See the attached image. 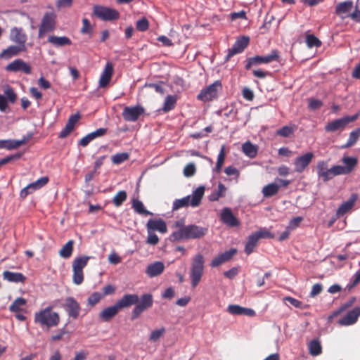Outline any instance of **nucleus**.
<instances>
[{"label": "nucleus", "instance_id": "obj_53", "mask_svg": "<svg viewBox=\"0 0 360 360\" xmlns=\"http://www.w3.org/2000/svg\"><path fill=\"white\" fill-rule=\"evenodd\" d=\"M72 281L76 285H80L84 281V273L82 270L72 269Z\"/></svg>", "mask_w": 360, "mask_h": 360}, {"label": "nucleus", "instance_id": "obj_58", "mask_svg": "<svg viewBox=\"0 0 360 360\" xmlns=\"http://www.w3.org/2000/svg\"><path fill=\"white\" fill-rule=\"evenodd\" d=\"M257 235L259 240L261 238H274V234L271 233L266 228L260 229L255 232Z\"/></svg>", "mask_w": 360, "mask_h": 360}, {"label": "nucleus", "instance_id": "obj_57", "mask_svg": "<svg viewBox=\"0 0 360 360\" xmlns=\"http://www.w3.org/2000/svg\"><path fill=\"white\" fill-rule=\"evenodd\" d=\"M136 27L140 32H145L149 27V22L146 18H142L136 22Z\"/></svg>", "mask_w": 360, "mask_h": 360}, {"label": "nucleus", "instance_id": "obj_24", "mask_svg": "<svg viewBox=\"0 0 360 360\" xmlns=\"http://www.w3.org/2000/svg\"><path fill=\"white\" fill-rule=\"evenodd\" d=\"M113 74V65L110 62H108L104 68L103 71L99 79V87H106L111 80Z\"/></svg>", "mask_w": 360, "mask_h": 360}, {"label": "nucleus", "instance_id": "obj_18", "mask_svg": "<svg viewBox=\"0 0 360 360\" xmlns=\"http://www.w3.org/2000/svg\"><path fill=\"white\" fill-rule=\"evenodd\" d=\"M236 252L237 250L236 248H231L229 250L218 255L212 260L210 264L211 266L217 267L230 261Z\"/></svg>", "mask_w": 360, "mask_h": 360}, {"label": "nucleus", "instance_id": "obj_37", "mask_svg": "<svg viewBox=\"0 0 360 360\" xmlns=\"http://www.w3.org/2000/svg\"><path fill=\"white\" fill-rule=\"evenodd\" d=\"M309 353L314 356H318L322 352V347L318 339L311 340L308 344Z\"/></svg>", "mask_w": 360, "mask_h": 360}, {"label": "nucleus", "instance_id": "obj_45", "mask_svg": "<svg viewBox=\"0 0 360 360\" xmlns=\"http://www.w3.org/2000/svg\"><path fill=\"white\" fill-rule=\"evenodd\" d=\"M26 303L27 301L25 298L18 297L10 305L9 310L11 312H19L22 310L21 307L25 306Z\"/></svg>", "mask_w": 360, "mask_h": 360}, {"label": "nucleus", "instance_id": "obj_38", "mask_svg": "<svg viewBox=\"0 0 360 360\" xmlns=\"http://www.w3.org/2000/svg\"><path fill=\"white\" fill-rule=\"evenodd\" d=\"M73 245L74 241L72 240H68L60 250L59 255L64 259L70 257L73 251Z\"/></svg>", "mask_w": 360, "mask_h": 360}, {"label": "nucleus", "instance_id": "obj_2", "mask_svg": "<svg viewBox=\"0 0 360 360\" xmlns=\"http://www.w3.org/2000/svg\"><path fill=\"white\" fill-rule=\"evenodd\" d=\"M53 306H48L34 314V322L39 326L48 328L56 327L60 323V316L58 312L53 311Z\"/></svg>", "mask_w": 360, "mask_h": 360}, {"label": "nucleus", "instance_id": "obj_13", "mask_svg": "<svg viewBox=\"0 0 360 360\" xmlns=\"http://www.w3.org/2000/svg\"><path fill=\"white\" fill-rule=\"evenodd\" d=\"M6 70L11 72H21L26 75L32 73V67L30 65L22 59H15L11 63L8 64L6 68Z\"/></svg>", "mask_w": 360, "mask_h": 360}, {"label": "nucleus", "instance_id": "obj_27", "mask_svg": "<svg viewBox=\"0 0 360 360\" xmlns=\"http://www.w3.org/2000/svg\"><path fill=\"white\" fill-rule=\"evenodd\" d=\"M120 310V309L115 303L114 305L106 307L104 309H103L99 313V319L102 321L108 322L118 314Z\"/></svg>", "mask_w": 360, "mask_h": 360}, {"label": "nucleus", "instance_id": "obj_6", "mask_svg": "<svg viewBox=\"0 0 360 360\" xmlns=\"http://www.w3.org/2000/svg\"><path fill=\"white\" fill-rule=\"evenodd\" d=\"M222 91L221 81L217 80L212 84L202 89L197 98L198 100L206 102L210 101L218 97V94Z\"/></svg>", "mask_w": 360, "mask_h": 360}, {"label": "nucleus", "instance_id": "obj_29", "mask_svg": "<svg viewBox=\"0 0 360 360\" xmlns=\"http://www.w3.org/2000/svg\"><path fill=\"white\" fill-rule=\"evenodd\" d=\"M4 280L15 283H24L26 281V276L20 272H12L4 271L2 274Z\"/></svg>", "mask_w": 360, "mask_h": 360}, {"label": "nucleus", "instance_id": "obj_52", "mask_svg": "<svg viewBox=\"0 0 360 360\" xmlns=\"http://www.w3.org/2000/svg\"><path fill=\"white\" fill-rule=\"evenodd\" d=\"M80 32L82 34H89L92 35L93 33V27L87 18L82 19V27L80 30Z\"/></svg>", "mask_w": 360, "mask_h": 360}, {"label": "nucleus", "instance_id": "obj_41", "mask_svg": "<svg viewBox=\"0 0 360 360\" xmlns=\"http://www.w3.org/2000/svg\"><path fill=\"white\" fill-rule=\"evenodd\" d=\"M132 208L139 214L153 215L152 212L145 209L143 202L137 199L132 200Z\"/></svg>", "mask_w": 360, "mask_h": 360}, {"label": "nucleus", "instance_id": "obj_48", "mask_svg": "<svg viewBox=\"0 0 360 360\" xmlns=\"http://www.w3.org/2000/svg\"><path fill=\"white\" fill-rule=\"evenodd\" d=\"M306 43L309 48L320 47L321 41L314 34H307L306 35Z\"/></svg>", "mask_w": 360, "mask_h": 360}, {"label": "nucleus", "instance_id": "obj_14", "mask_svg": "<svg viewBox=\"0 0 360 360\" xmlns=\"http://www.w3.org/2000/svg\"><path fill=\"white\" fill-rule=\"evenodd\" d=\"M63 308L67 311L68 316L73 319H77L81 311L79 303L72 297H68L65 300Z\"/></svg>", "mask_w": 360, "mask_h": 360}, {"label": "nucleus", "instance_id": "obj_51", "mask_svg": "<svg viewBox=\"0 0 360 360\" xmlns=\"http://www.w3.org/2000/svg\"><path fill=\"white\" fill-rule=\"evenodd\" d=\"M129 158V155L127 153H117L112 156V162L115 165H120L127 160Z\"/></svg>", "mask_w": 360, "mask_h": 360}, {"label": "nucleus", "instance_id": "obj_3", "mask_svg": "<svg viewBox=\"0 0 360 360\" xmlns=\"http://www.w3.org/2000/svg\"><path fill=\"white\" fill-rule=\"evenodd\" d=\"M207 233V228L191 224L174 231L170 237L173 240L198 239L203 237Z\"/></svg>", "mask_w": 360, "mask_h": 360}, {"label": "nucleus", "instance_id": "obj_31", "mask_svg": "<svg viewBox=\"0 0 360 360\" xmlns=\"http://www.w3.org/2000/svg\"><path fill=\"white\" fill-rule=\"evenodd\" d=\"M353 8V2L352 1H345L340 2L335 6V13L342 19L345 18L347 14Z\"/></svg>", "mask_w": 360, "mask_h": 360}, {"label": "nucleus", "instance_id": "obj_40", "mask_svg": "<svg viewBox=\"0 0 360 360\" xmlns=\"http://www.w3.org/2000/svg\"><path fill=\"white\" fill-rule=\"evenodd\" d=\"M279 188L280 186L276 183L269 184L263 188L262 193L264 197L269 198L278 193Z\"/></svg>", "mask_w": 360, "mask_h": 360}, {"label": "nucleus", "instance_id": "obj_21", "mask_svg": "<svg viewBox=\"0 0 360 360\" xmlns=\"http://www.w3.org/2000/svg\"><path fill=\"white\" fill-rule=\"evenodd\" d=\"M221 221L230 227L239 226L240 221L236 217L229 207H224L221 213Z\"/></svg>", "mask_w": 360, "mask_h": 360}, {"label": "nucleus", "instance_id": "obj_63", "mask_svg": "<svg viewBox=\"0 0 360 360\" xmlns=\"http://www.w3.org/2000/svg\"><path fill=\"white\" fill-rule=\"evenodd\" d=\"M359 283H360V270L357 271L353 276L350 283L347 286L349 290L355 287Z\"/></svg>", "mask_w": 360, "mask_h": 360}, {"label": "nucleus", "instance_id": "obj_23", "mask_svg": "<svg viewBox=\"0 0 360 360\" xmlns=\"http://www.w3.org/2000/svg\"><path fill=\"white\" fill-rule=\"evenodd\" d=\"M360 316V307H355L338 321L341 326H349L355 323Z\"/></svg>", "mask_w": 360, "mask_h": 360}, {"label": "nucleus", "instance_id": "obj_36", "mask_svg": "<svg viewBox=\"0 0 360 360\" xmlns=\"http://www.w3.org/2000/svg\"><path fill=\"white\" fill-rule=\"evenodd\" d=\"M176 101L177 97L176 95H168L165 99L163 107L161 110L164 112H168L173 110L176 106Z\"/></svg>", "mask_w": 360, "mask_h": 360}, {"label": "nucleus", "instance_id": "obj_62", "mask_svg": "<svg viewBox=\"0 0 360 360\" xmlns=\"http://www.w3.org/2000/svg\"><path fill=\"white\" fill-rule=\"evenodd\" d=\"M323 102L319 99L309 98V108L312 110L319 109L323 106Z\"/></svg>", "mask_w": 360, "mask_h": 360}, {"label": "nucleus", "instance_id": "obj_50", "mask_svg": "<svg viewBox=\"0 0 360 360\" xmlns=\"http://www.w3.org/2000/svg\"><path fill=\"white\" fill-rule=\"evenodd\" d=\"M296 129L295 126L290 127V126H284L279 129L276 134L277 135L282 136V137H288L291 134H292Z\"/></svg>", "mask_w": 360, "mask_h": 360}, {"label": "nucleus", "instance_id": "obj_22", "mask_svg": "<svg viewBox=\"0 0 360 360\" xmlns=\"http://www.w3.org/2000/svg\"><path fill=\"white\" fill-rule=\"evenodd\" d=\"M342 163L345 166L337 165L339 168L341 174H350L357 165L358 160L356 158L345 156L342 159Z\"/></svg>", "mask_w": 360, "mask_h": 360}, {"label": "nucleus", "instance_id": "obj_43", "mask_svg": "<svg viewBox=\"0 0 360 360\" xmlns=\"http://www.w3.org/2000/svg\"><path fill=\"white\" fill-rule=\"evenodd\" d=\"M338 175H342L337 165L332 167L330 169H328L326 172L321 177L323 181H328L332 179L334 176Z\"/></svg>", "mask_w": 360, "mask_h": 360}, {"label": "nucleus", "instance_id": "obj_5", "mask_svg": "<svg viewBox=\"0 0 360 360\" xmlns=\"http://www.w3.org/2000/svg\"><path fill=\"white\" fill-rule=\"evenodd\" d=\"M205 259L202 255L198 254L192 259L190 278L191 280V285L195 288L201 281L204 273Z\"/></svg>", "mask_w": 360, "mask_h": 360}, {"label": "nucleus", "instance_id": "obj_25", "mask_svg": "<svg viewBox=\"0 0 360 360\" xmlns=\"http://www.w3.org/2000/svg\"><path fill=\"white\" fill-rule=\"evenodd\" d=\"M357 198L356 194H352L348 200L342 202L337 210L336 218H340L350 211L354 207Z\"/></svg>", "mask_w": 360, "mask_h": 360}, {"label": "nucleus", "instance_id": "obj_33", "mask_svg": "<svg viewBox=\"0 0 360 360\" xmlns=\"http://www.w3.org/2000/svg\"><path fill=\"white\" fill-rule=\"evenodd\" d=\"M27 139H23L22 140H0V149H7V150H13L15 149L22 145L27 143Z\"/></svg>", "mask_w": 360, "mask_h": 360}, {"label": "nucleus", "instance_id": "obj_4", "mask_svg": "<svg viewBox=\"0 0 360 360\" xmlns=\"http://www.w3.org/2000/svg\"><path fill=\"white\" fill-rule=\"evenodd\" d=\"M205 187L200 186L198 187L193 192L192 195H188L181 199H176L173 203V210H176L184 207L191 205L195 207L198 206L204 195Z\"/></svg>", "mask_w": 360, "mask_h": 360}, {"label": "nucleus", "instance_id": "obj_26", "mask_svg": "<svg viewBox=\"0 0 360 360\" xmlns=\"http://www.w3.org/2000/svg\"><path fill=\"white\" fill-rule=\"evenodd\" d=\"M227 311L233 315H246L250 317L255 316L256 314L253 309L237 304H230L227 308Z\"/></svg>", "mask_w": 360, "mask_h": 360}, {"label": "nucleus", "instance_id": "obj_44", "mask_svg": "<svg viewBox=\"0 0 360 360\" xmlns=\"http://www.w3.org/2000/svg\"><path fill=\"white\" fill-rule=\"evenodd\" d=\"M360 136V128H357L356 129L352 131L349 134V139L347 143L342 146V148H350L353 146L358 141Z\"/></svg>", "mask_w": 360, "mask_h": 360}, {"label": "nucleus", "instance_id": "obj_28", "mask_svg": "<svg viewBox=\"0 0 360 360\" xmlns=\"http://www.w3.org/2000/svg\"><path fill=\"white\" fill-rule=\"evenodd\" d=\"M165 270V264L162 262H155L149 264L146 269V274L150 277L153 278L160 275Z\"/></svg>", "mask_w": 360, "mask_h": 360}, {"label": "nucleus", "instance_id": "obj_19", "mask_svg": "<svg viewBox=\"0 0 360 360\" xmlns=\"http://www.w3.org/2000/svg\"><path fill=\"white\" fill-rule=\"evenodd\" d=\"M10 39L22 46H25L27 37L22 27H13L10 32Z\"/></svg>", "mask_w": 360, "mask_h": 360}, {"label": "nucleus", "instance_id": "obj_46", "mask_svg": "<svg viewBox=\"0 0 360 360\" xmlns=\"http://www.w3.org/2000/svg\"><path fill=\"white\" fill-rule=\"evenodd\" d=\"M165 333L166 329L164 327L155 329L150 333L148 340L150 342H156L165 335Z\"/></svg>", "mask_w": 360, "mask_h": 360}, {"label": "nucleus", "instance_id": "obj_34", "mask_svg": "<svg viewBox=\"0 0 360 360\" xmlns=\"http://www.w3.org/2000/svg\"><path fill=\"white\" fill-rule=\"evenodd\" d=\"M259 238L255 233H252L249 236L245 247V252L247 255H250L255 248L257 245Z\"/></svg>", "mask_w": 360, "mask_h": 360}, {"label": "nucleus", "instance_id": "obj_10", "mask_svg": "<svg viewBox=\"0 0 360 360\" xmlns=\"http://www.w3.org/2000/svg\"><path fill=\"white\" fill-rule=\"evenodd\" d=\"M93 14L106 21L117 20L120 18V13L117 10L98 5L94 7Z\"/></svg>", "mask_w": 360, "mask_h": 360}, {"label": "nucleus", "instance_id": "obj_47", "mask_svg": "<svg viewBox=\"0 0 360 360\" xmlns=\"http://www.w3.org/2000/svg\"><path fill=\"white\" fill-rule=\"evenodd\" d=\"M127 198V192L125 191H120L112 198V203L115 207H120L123 204Z\"/></svg>", "mask_w": 360, "mask_h": 360}, {"label": "nucleus", "instance_id": "obj_9", "mask_svg": "<svg viewBox=\"0 0 360 360\" xmlns=\"http://www.w3.org/2000/svg\"><path fill=\"white\" fill-rule=\"evenodd\" d=\"M358 117L359 114H354L352 116H345L340 119L335 120L328 122L325 126V130L327 132L343 131L349 123L356 121Z\"/></svg>", "mask_w": 360, "mask_h": 360}, {"label": "nucleus", "instance_id": "obj_59", "mask_svg": "<svg viewBox=\"0 0 360 360\" xmlns=\"http://www.w3.org/2000/svg\"><path fill=\"white\" fill-rule=\"evenodd\" d=\"M196 169L193 163L188 164L184 169V174L187 177H191L195 174Z\"/></svg>", "mask_w": 360, "mask_h": 360}, {"label": "nucleus", "instance_id": "obj_55", "mask_svg": "<svg viewBox=\"0 0 360 360\" xmlns=\"http://www.w3.org/2000/svg\"><path fill=\"white\" fill-rule=\"evenodd\" d=\"M102 298H103V295H102L101 293L94 292L88 297V304L91 307H94L98 303Z\"/></svg>", "mask_w": 360, "mask_h": 360}, {"label": "nucleus", "instance_id": "obj_60", "mask_svg": "<svg viewBox=\"0 0 360 360\" xmlns=\"http://www.w3.org/2000/svg\"><path fill=\"white\" fill-rule=\"evenodd\" d=\"M328 163L325 161H320L318 162L316 166L317 174L319 178H321L324 172H326L328 169Z\"/></svg>", "mask_w": 360, "mask_h": 360}, {"label": "nucleus", "instance_id": "obj_35", "mask_svg": "<svg viewBox=\"0 0 360 360\" xmlns=\"http://www.w3.org/2000/svg\"><path fill=\"white\" fill-rule=\"evenodd\" d=\"M242 150L250 158H254L257 155V147L249 141L242 145Z\"/></svg>", "mask_w": 360, "mask_h": 360}, {"label": "nucleus", "instance_id": "obj_1", "mask_svg": "<svg viewBox=\"0 0 360 360\" xmlns=\"http://www.w3.org/2000/svg\"><path fill=\"white\" fill-rule=\"evenodd\" d=\"M153 300L151 294H143L139 299L136 294H125L116 302L120 309L136 306L131 312V319H137L144 311L153 306Z\"/></svg>", "mask_w": 360, "mask_h": 360}, {"label": "nucleus", "instance_id": "obj_54", "mask_svg": "<svg viewBox=\"0 0 360 360\" xmlns=\"http://www.w3.org/2000/svg\"><path fill=\"white\" fill-rule=\"evenodd\" d=\"M22 155V153H16L0 160V167L6 164L19 160Z\"/></svg>", "mask_w": 360, "mask_h": 360}, {"label": "nucleus", "instance_id": "obj_11", "mask_svg": "<svg viewBox=\"0 0 360 360\" xmlns=\"http://www.w3.org/2000/svg\"><path fill=\"white\" fill-rule=\"evenodd\" d=\"M49 181L48 176H42L37 181L28 184L26 187L22 188L20 192V198L25 199L28 195L32 193L34 191L39 190L46 186Z\"/></svg>", "mask_w": 360, "mask_h": 360}, {"label": "nucleus", "instance_id": "obj_7", "mask_svg": "<svg viewBox=\"0 0 360 360\" xmlns=\"http://www.w3.org/2000/svg\"><path fill=\"white\" fill-rule=\"evenodd\" d=\"M57 15L54 12H46L44 15L39 27V38H43L46 32H52L56 27Z\"/></svg>", "mask_w": 360, "mask_h": 360}, {"label": "nucleus", "instance_id": "obj_39", "mask_svg": "<svg viewBox=\"0 0 360 360\" xmlns=\"http://www.w3.org/2000/svg\"><path fill=\"white\" fill-rule=\"evenodd\" d=\"M226 191V186L223 184L219 183L218 184L217 189L212 191V193L209 195L208 198L210 201H217L220 198L225 195Z\"/></svg>", "mask_w": 360, "mask_h": 360}, {"label": "nucleus", "instance_id": "obj_8", "mask_svg": "<svg viewBox=\"0 0 360 360\" xmlns=\"http://www.w3.org/2000/svg\"><path fill=\"white\" fill-rule=\"evenodd\" d=\"M279 58V52L277 50H272L271 53L266 56H255L247 59L245 69L250 70L252 66H257L260 64L270 63L272 61L278 60Z\"/></svg>", "mask_w": 360, "mask_h": 360}, {"label": "nucleus", "instance_id": "obj_30", "mask_svg": "<svg viewBox=\"0 0 360 360\" xmlns=\"http://www.w3.org/2000/svg\"><path fill=\"white\" fill-rule=\"evenodd\" d=\"M26 47L20 45H12L4 49L0 54L1 58L6 59L11 58L13 56H18L20 53L25 51Z\"/></svg>", "mask_w": 360, "mask_h": 360}, {"label": "nucleus", "instance_id": "obj_32", "mask_svg": "<svg viewBox=\"0 0 360 360\" xmlns=\"http://www.w3.org/2000/svg\"><path fill=\"white\" fill-rule=\"evenodd\" d=\"M48 42L55 47H62L65 46H70L72 44L70 39L65 36L58 37L51 35L48 38Z\"/></svg>", "mask_w": 360, "mask_h": 360}, {"label": "nucleus", "instance_id": "obj_64", "mask_svg": "<svg viewBox=\"0 0 360 360\" xmlns=\"http://www.w3.org/2000/svg\"><path fill=\"white\" fill-rule=\"evenodd\" d=\"M68 333V331L65 329V328L58 330L55 334L51 335V340L52 341H58L60 340L63 337Z\"/></svg>", "mask_w": 360, "mask_h": 360}, {"label": "nucleus", "instance_id": "obj_56", "mask_svg": "<svg viewBox=\"0 0 360 360\" xmlns=\"http://www.w3.org/2000/svg\"><path fill=\"white\" fill-rule=\"evenodd\" d=\"M4 94L11 103H13L15 102L17 99V95L11 86H6V89H4Z\"/></svg>", "mask_w": 360, "mask_h": 360}, {"label": "nucleus", "instance_id": "obj_20", "mask_svg": "<svg viewBox=\"0 0 360 360\" xmlns=\"http://www.w3.org/2000/svg\"><path fill=\"white\" fill-rule=\"evenodd\" d=\"M147 232H154L155 231L165 233L167 231L166 222L162 219H150L146 224Z\"/></svg>", "mask_w": 360, "mask_h": 360}, {"label": "nucleus", "instance_id": "obj_17", "mask_svg": "<svg viewBox=\"0 0 360 360\" xmlns=\"http://www.w3.org/2000/svg\"><path fill=\"white\" fill-rule=\"evenodd\" d=\"M81 116L79 113L72 115L68 120L65 127L60 132L58 137L60 139H65L68 136L70 133L74 130L75 124L79 120Z\"/></svg>", "mask_w": 360, "mask_h": 360}, {"label": "nucleus", "instance_id": "obj_15", "mask_svg": "<svg viewBox=\"0 0 360 360\" xmlns=\"http://www.w3.org/2000/svg\"><path fill=\"white\" fill-rule=\"evenodd\" d=\"M144 113V108L141 105L125 107L122 112V117L127 122H136Z\"/></svg>", "mask_w": 360, "mask_h": 360}, {"label": "nucleus", "instance_id": "obj_49", "mask_svg": "<svg viewBox=\"0 0 360 360\" xmlns=\"http://www.w3.org/2000/svg\"><path fill=\"white\" fill-rule=\"evenodd\" d=\"M224 160H225V150H224V146H222L220 150V152L217 156V164H216L215 169H214L216 172L219 173L221 172V167L224 163Z\"/></svg>", "mask_w": 360, "mask_h": 360}, {"label": "nucleus", "instance_id": "obj_42", "mask_svg": "<svg viewBox=\"0 0 360 360\" xmlns=\"http://www.w3.org/2000/svg\"><path fill=\"white\" fill-rule=\"evenodd\" d=\"M91 257L82 256L76 257L72 262V269L82 270L87 265Z\"/></svg>", "mask_w": 360, "mask_h": 360}, {"label": "nucleus", "instance_id": "obj_16", "mask_svg": "<svg viewBox=\"0 0 360 360\" xmlns=\"http://www.w3.org/2000/svg\"><path fill=\"white\" fill-rule=\"evenodd\" d=\"M314 155L312 153L309 152L304 155L297 158L295 160V171L298 173H302L310 164Z\"/></svg>", "mask_w": 360, "mask_h": 360}, {"label": "nucleus", "instance_id": "obj_12", "mask_svg": "<svg viewBox=\"0 0 360 360\" xmlns=\"http://www.w3.org/2000/svg\"><path fill=\"white\" fill-rule=\"evenodd\" d=\"M250 43V38L247 36H243L238 38L231 48L228 49V53L226 56V60H229L234 55L242 53Z\"/></svg>", "mask_w": 360, "mask_h": 360}, {"label": "nucleus", "instance_id": "obj_61", "mask_svg": "<svg viewBox=\"0 0 360 360\" xmlns=\"http://www.w3.org/2000/svg\"><path fill=\"white\" fill-rule=\"evenodd\" d=\"M160 241L158 236L152 231L148 232L146 243L151 245H156Z\"/></svg>", "mask_w": 360, "mask_h": 360}]
</instances>
